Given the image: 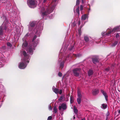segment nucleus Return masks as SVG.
Returning a JSON list of instances; mask_svg holds the SVG:
<instances>
[{"label":"nucleus","instance_id":"1","mask_svg":"<svg viewBox=\"0 0 120 120\" xmlns=\"http://www.w3.org/2000/svg\"><path fill=\"white\" fill-rule=\"evenodd\" d=\"M37 37L36 36H35L32 40V45H30L28 49L27 50L28 52L31 54L33 53V50H34V48L37 45L38 42V40H36Z\"/></svg>","mask_w":120,"mask_h":120},{"label":"nucleus","instance_id":"2","mask_svg":"<svg viewBox=\"0 0 120 120\" xmlns=\"http://www.w3.org/2000/svg\"><path fill=\"white\" fill-rule=\"evenodd\" d=\"M22 53L24 56V58L23 60H22V62L20 63L19 66V68L21 69H23L26 67V65L25 63L26 61L28 63L29 62V61L27 60L29 58V56L28 55L26 54V52L25 51H23L22 52Z\"/></svg>","mask_w":120,"mask_h":120},{"label":"nucleus","instance_id":"3","mask_svg":"<svg viewBox=\"0 0 120 120\" xmlns=\"http://www.w3.org/2000/svg\"><path fill=\"white\" fill-rule=\"evenodd\" d=\"M55 6H53L51 7V8L50 9L49 8L47 9L46 11H45V9L44 8H42L41 10V12L42 13V15L43 16L45 15H47L48 14L51 13L53 10L55 8Z\"/></svg>","mask_w":120,"mask_h":120},{"label":"nucleus","instance_id":"4","mask_svg":"<svg viewBox=\"0 0 120 120\" xmlns=\"http://www.w3.org/2000/svg\"><path fill=\"white\" fill-rule=\"evenodd\" d=\"M27 2L28 4L29 5L30 7L32 8L31 6H36V1H35L34 0H28Z\"/></svg>","mask_w":120,"mask_h":120},{"label":"nucleus","instance_id":"5","mask_svg":"<svg viewBox=\"0 0 120 120\" xmlns=\"http://www.w3.org/2000/svg\"><path fill=\"white\" fill-rule=\"evenodd\" d=\"M120 31V26H117L115 27L112 31H110L108 33H106L107 35H108L110 34L111 32H116Z\"/></svg>","mask_w":120,"mask_h":120},{"label":"nucleus","instance_id":"6","mask_svg":"<svg viewBox=\"0 0 120 120\" xmlns=\"http://www.w3.org/2000/svg\"><path fill=\"white\" fill-rule=\"evenodd\" d=\"M59 109L60 110L61 109L63 110H65L67 108V106L66 104H62L59 107Z\"/></svg>","mask_w":120,"mask_h":120},{"label":"nucleus","instance_id":"7","mask_svg":"<svg viewBox=\"0 0 120 120\" xmlns=\"http://www.w3.org/2000/svg\"><path fill=\"white\" fill-rule=\"evenodd\" d=\"M80 69L77 68L73 69V70L74 73L75 75L76 76H78L79 75V74L77 72V71L80 70Z\"/></svg>","mask_w":120,"mask_h":120},{"label":"nucleus","instance_id":"8","mask_svg":"<svg viewBox=\"0 0 120 120\" xmlns=\"http://www.w3.org/2000/svg\"><path fill=\"white\" fill-rule=\"evenodd\" d=\"M101 91L102 93L103 94V95L104 96L106 101H107L108 100V96L107 95V94L106 93V92H105L103 90H101Z\"/></svg>","mask_w":120,"mask_h":120},{"label":"nucleus","instance_id":"9","mask_svg":"<svg viewBox=\"0 0 120 120\" xmlns=\"http://www.w3.org/2000/svg\"><path fill=\"white\" fill-rule=\"evenodd\" d=\"M53 91L56 94H57L59 93V89H58L55 88V87L53 86L52 88Z\"/></svg>","mask_w":120,"mask_h":120},{"label":"nucleus","instance_id":"10","mask_svg":"<svg viewBox=\"0 0 120 120\" xmlns=\"http://www.w3.org/2000/svg\"><path fill=\"white\" fill-rule=\"evenodd\" d=\"M86 18H88L87 15L85 14L82 15L81 17V19L82 20H85Z\"/></svg>","mask_w":120,"mask_h":120},{"label":"nucleus","instance_id":"11","mask_svg":"<svg viewBox=\"0 0 120 120\" xmlns=\"http://www.w3.org/2000/svg\"><path fill=\"white\" fill-rule=\"evenodd\" d=\"M36 23V22L35 21L32 22L30 23V26L32 27H33L35 26Z\"/></svg>","mask_w":120,"mask_h":120},{"label":"nucleus","instance_id":"12","mask_svg":"<svg viewBox=\"0 0 120 120\" xmlns=\"http://www.w3.org/2000/svg\"><path fill=\"white\" fill-rule=\"evenodd\" d=\"M92 61L94 63H96L98 62L97 58V57H95L94 58H93L92 59Z\"/></svg>","mask_w":120,"mask_h":120},{"label":"nucleus","instance_id":"13","mask_svg":"<svg viewBox=\"0 0 120 120\" xmlns=\"http://www.w3.org/2000/svg\"><path fill=\"white\" fill-rule=\"evenodd\" d=\"M107 105L106 104H103L102 105L101 107L103 109H105L107 107Z\"/></svg>","mask_w":120,"mask_h":120},{"label":"nucleus","instance_id":"14","mask_svg":"<svg viewBox=\"0 0 120 120\" xmlns=\"http://www.w3.org/2000/svg\"><path fill=\"white\" fill-rule=\"evenodd\" d=\"M28 44L27 42L26 41H25L23 43L22 45V47L23 48H24L23 47H26L27 45Z\"/></svg>","mask_w":120,"mask_h":120},{"label":"nucleus","instance_id":"15","mask_svg":"<svg viewBox=\"0 0 120 120\" xmlns=\"http://www.w3.org/2000/svg\"><path fill=\"white\" fill-rule=\"evenodd\" d=\"M93 74V71L91 70H90L88 72V75L89 76L92 75Z\"/></svg>","mask_w":120,"mask_h":120},{"label":"nucleus","instance_id":"16","mask_svg":"<svg viewBox=\"0 0 120 120\" xmlns=\"http://www.w3.org/2000/svg\"><path fill=\"white\" fill-rule=\"evenodd\" d=\"M99 93L98 90H95L93 92V94L94 95H96Z\"/></svg>","mask_w":120,"mask_h":120},{"label":"nucleus","instance_id":"17","mask_svg":"<svg viewBox=\"0 0 120 120\" xmlns=\"http://www.w3.org/2000/svg\"><path fill=\"white\" fill-rule=\"evenodd\" d=\"M74 111L76 114H77L78 112V110L77 109L75 106H74Z\"/></svg>","mask_w":120,"mask_h":120},{"label":"nucleus","instance_id":"18","mask_svg":"<svg viewBox=\"0 0 120 120\" xmlns=\"http://www.w3.org/2000/svg\"><path fill=\"white\" fill-rule=\"evenodd\" d=\"M77 93L78 97V98H81L82 95L81 94L80 91H79V90H78V91Z\"/></svg>","mask_w":120,"mask_h":120},{"label":"nucleus","instance_id":"19","mask_svg":"<svg viewBox=\"0 0 120 120\" xmlns=\"http://www.w3.org/2000/svg\"><path fill=\"white\" fill-rule=\"evenodd\" d=\"M64 62L61 63L60 64V68L62 69L64 67Z\"/></svg>","mask_w":120,"mask_h":120},{"label":"nucleus","instance_id":"20","mask_svg":"<svg viewBox=\"0 0 120 120\" xmlns=\"http://www.w3.org/2000/svg\"><path fill=\"white\" fill-rule=\"evenodd\" d=\"M3 28L2 26L0 27V35H2L3 33Z\"/></svg>","mask_w":120,"mask_h":120},{"label":"nucleus","instance_id":"21","mask_svg":"<svg viewBox=\"0 0 120 120\" xmlns=\"http://www.w3.org/2000/svg\"><path fill=\"white\" fill-rule=\"evenodd\" d=\"M81 98H78L77 99V101L79 104L81 102Z\"/></svg>","mask_w":120,"mask_h":120},{"label":"nucleus","instance_id":"22","mask_svg":"<svg viewBox=\"0 0 120 120\" xmlns=\"http://www.w3.org/2000/svg\"><path fill=\"white\" fill-rule=\"evenodd\" d=\"M118 43V42L117 41H116L113 43L112 45V47H114Z\"/></svg>","mask_w":120,"mask_h":120},{"label":"nucleus","instance_id":"23","mask_svg":"<svg viewBox=\"0 0 120 120\" xmlns=\"http://www.w3.org/2000/svg\"><path fill=\"white\" fill-rule=\"evenodd\" d=\"M53 111L55 113H56L57 111V109L56 108V107L55 106L54 107L53 109Z\"/></svg>","mask_w":120,"mask_h":120},{"label":"nucleus","instance_id":"24","mask_svg":"<svg viewBox=\"0 0 120 120\" xmlns=\"http://www.w3.org/2000/svg\"><path fill=\"white\" fill-rule=\"evenodd\" d=\"M84 39L85 41H86L87 42L89 41V40L88 38L87 37H84Z\"/></svg>","mask_w":120,"mask_h":120},{"label":"nucleus","instance_id":"25","mask_svg":"<svg viewBox=\"0 0 120 120\" xmlns=\"http://www.w3.org/2000/svg\"><path fill=\"white\" fill-rule=\"evenodd\" d=\"M79 7H78L76 9V11L78 13V14H79Z\"/></svg>","mask_w":120,"mask_h":120},{"label":"nucleus","instance_id":"26","mask_svg":"<svg viewBox=\"0 0 120 120\" xmlns=\"http://www.w3.org/2000/svg\"><path fill=\"white\" fill-rule=\"evenodd\" d=\"M73 101L74 100L73 98H72L71 97L70 100V103H73Z\"/></svg>","mask_w":120,"mask_h":120},{"label":"nucleus","instance_id":"27","mask_svg":"<svg viewBox=\"0 0 120 120\" xmlns=\"http://www.w3.org/2000/svg\"><path fill=\"white\" fill-rule=\"evenodd\" d=\"M7 45L8 46L10 47H11L12 46L11 44L9 42L7 43Z\"/></svg>","mask_w":120,"mask_h":120},{"label":"nucleus","instance_id":"28","mask_svg":"<svg viewBox=\"0 0 120 120\" xmlns=\"http://www.w3.org/2000/svg\"><path fill=\"white\" fill-rule=\"evenodd\" d=\"M79 3V0H77L76 2V5H78Z\"/></svg>","mask_w":120,"mask_h":120},{"label":"nucleus","instance_id":"29","mask_svg":"<svg viewBox=\"0 0 120 120\" xmlns=\"http://www.w3.org/2000/svg\"><path fill=\"white\" fill-rule=\"evenodd\" d=\"M30 35V34L28 33H27L26 35H25L24 38H26L28 37Z\"/></svg>","mask_w":120,"mask_h":120},{"label":"nucleus","instance_id":"30","mask_svg":"<svg viewBox=\"0 0 120 120\" xmlns=\"http://www.w3.org/2000/svg\"><path fill=\"white\" fill-rule=\"evenodd\" d=\"M52 117L51 116H49L47 120H51L52 119Z\"/></svg>","mask_w":120,"mask_h":120},{"label":"nucleus","instance_id":"31","mask_svg":"<svg viewBox=\"0 0 120 120\" xmlns=\"http://www.w3.org/2000/svg\"><path fill=\"white\" fill-rule=\"evenodd\" d=\"M58 75L60 77H61L62 76V74L61 72H59L58 74Z\"/></svg>","mask_w":120,"mask_h":120},{"label":"nucleus","instance_id":"32","mask_svg":"<svg viewBox=\"0 0 120 120\" xmlns=\"http://www.w3.org/2000/svg\"><path fill=\"white\" fill-rule=\"evenodd\" d=\"M78 32L79 34L80 35H81V30H78Z\"/></svg>","mask_w":120,"mask_h":120},{"label":"nucleus","instance_id":"33","mask_svg":"<svg viewBox=\"0 0 120 120\" xmlns=\"http://www.w3.org/2000/svg\"><path fill=\"white\" fill-rule=\"evenodd\" d=\"M62 93V90H60L59 91V93L60 94H61V93Z\"/></svg>","mask_w":120,"mask_h":120},{"label":"nucleus","instance_id":"34","mask_svg":"<svg viewBox=\"0 0 120 120\" xmlns=\"http://www.w3.org/2000/svg\"><path fill=\"white\" fill-rule=\"evenodd\" d=\"M80 9L81 10H83V6L82 5H81L80 6Z\"/></svg>","mask_w":120,"mask_h":120},{"label":"nucleus","instance_id":"35","mask_svg":"<svg viewBox=\"0 0 120 120\" xmlns=\"http://www.w3.org/2000/svg\"><path fill=\"white\" fill-rule=\"evenodd\" d=\"M57 0H54L52 2V4H54V2H56V1Z\"/></svg>","mask_w":120,"mask_h":120},{"label":"nucleus","instance_id":"36","mask_svg":"<svg viewBox=\"0 0 120 120\" xmlns=\"http://www.w3.org/2000/svg\"><path fill=\"white\" fill-rule=\"evenodd\" d=\"M119 37V35L118 34H116V38H118Z\"/></svg>","mask_w":120,"mask_h":120},{"label":"nucleus","instance_id":"37","mask_svg":"<svg viewBox=\"0 0 120 120\" xmlns=\"http://www.w3.org/2000/svg\"><path fill=\"white\" fill-rule=\"evenodd\" d=\"M49 109L51 110L52 109V108L51 106L50 105L49 106Z\"/></svg>","mask_w":120,"mask_h":120},{"label":"nucleus","instance_id":"38","mask_svg":"<svg viewBox=\"0 0 120 120\" xmlns=\"http://www.w3.org/2000/svg\"><path fill=\"white\" fill-rule=\"evenodd\" d=\"M110 68H106L105 69V70L107 71H109V70Z\"/></svg>","mask_w":120,"mask_h":120},{"label":"nucleus","instance_id":"39","mask_svg":"<svg viewBox=\"0 0 120 120\" xmlns=\"http://www.w3.org/2000/svg\"><path fill=\"white\" fill-rule=\"evenodd\" d=\"M63 99V97L62 96H61L60 97V98L59 99V100H62V99Z\"/></svg>","mask_w":120,"mask_h":120},{"label":"nucleus","instance_id":"40","mask_svg":"<svg viewBox=\"0 0 120 120\" xmlns=\"http://www.w3.org/2000/svg\"><path fill=\"white\" fill-rule=\"evenodd\" d=\"M80 21H79V22L78 23V24L79 25H80Z\"/></svg>","mask_w":120,"mask_h":120},{"label":"nucleus","instance_id":"41","mask_svg":"<svg viewBox=\"0 0 120 120\" xmlns=\"http://www.w3.org/2000/svg\"><path fill=\"white\" fill-rule=\"evenodd\" d=\"M85 0H82V3L83 4L84 3V1Z\"/></svg>","mask_w":120,"mask_h":120},{"label":"nucleus","instance_id":"42","mask_svg":"<svg viewBox=\"0 0 120 120\" xmlns=\"http://www.w3.org/2000/svg\"><path fill=\"white\" fill-rule=\"evenodd\" d=\"M2 64V63L1 62H0V67H1V65Z\"/></svg>","mask_w":120,"mask_h":120},{"label":"nucleus","instance_id":"43","mask_svg":"<svg viewBox=\"0 0 120 120\" xmlns=\"http://www.w3.org/2000/svg\"><path fill=\"white\" fill-rule=\"evenodd\" d=\"M81 56V55L80 54H79L78 55H77V56L78 57H79V56Z\"/></svg>","mask_w":120,"mask_h":120},{"label":"nucleus","instance_id":"44","mask_svg":"<svg viewBox=\"0 0 120 120\" xmlns=\"http://www.w3.org/2000/svg\"><path fill=\"white\" fill-rule=\"evenodd\" d=\"M75 116L74 115V116H73V119H75Z\"/></svg>","mask_w":120,"mask_h":120},{"label":"nucleus","instance_id":"45","mask_svg":"<svg viewBox=\"0 0 120 120\" xmlns=\"http://www.w3.org/2000/svg\"><path fill=\"white\" fill-rule=\"evenodd\" d=\"M118 113H120V110L119 111Z\"/></svg>","mask_w":120,"mask_h":120},{"label":"nucleus","instance_id":"46","mask_svg":"<svg viewBox=\"0 0 120 120\" xmlns=\"http://www.w3.org/2000/svg\"><path fill=\"white\" fill-rule=\"evenodd\" d=\"M82 120H85V119H82Z\"/></svg>","mask_w":120,"mask_h":120}]
</instances>
